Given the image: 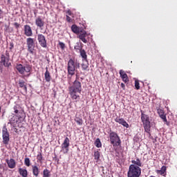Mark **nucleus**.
I'll return each instance as SVG.
<instances>
[{
  "label": "nucleus",
  "mask_w": 177,
  "mask_h": 177,
  "mask_svg": "<svg viewBox=\"0 0 177 177\" xmlns=\"http://www.w3.org/2000/svg\"><path fill=\"white\" fill-rule=\"evenodd\" d=\"M69 95L73 100H80V95L78 93H81L82 91V87L81 86V82L75 80L72 86L68 87Z\"/></svg>",
  "instance_id": "obj_1"
},
{
  "label": "nucleus",
  "mask_w": 177,
  "mask_h": 177,
  "mask_svg": "<svg viewBox=\"0 0 177 177\" xmlns=\"http://www.w3.org/2000/svg\"><path fill=\"white\" fill-rule=\"evenodd\" d=\"M15 68L24 77H30L31 70H32V67L29 64H17Z\"/></svg>",
  "instance_id": "obj_2"
},
{
  "label": "nucleus",
  "mask_w": 177,
  "mask_h": 177,
  "mask_svg": "<svg viewBox=\"0 0 177 177\" xmlns=\"http://www.w3.org/2000/svg\"><path fill=\"white\" fill-rule=\"evenodd\" d=\"M142 169L135 165H131L127 172V177H140Z\"/></svg>",
  "instance_id": "obj_3"
},
{
  "label": "nucleus",
  "mask_w": 177,
  "mask_h": 177,
  "mask_svg": "<svg viewBox=\"0 0 177 177\" xmlns=\"http://www.w3.org/2000/svg\"><path fill=\"white\" fill-rule=\"evenodd\" d=\"M80 68V64L75 59H70L68 62V74L69 75H74L75 74V70Z\"/></svg>",
  "instance_id": "obj_4"
},
{
  "label": "nucleus",
  "mask_w": 177,
  "mask_h": 177,
  "mask_svg": "<svg viewBox=\"0 0 177 177\" xmlns=\"http://www.w3.org/2000/svg\"><path fill=\"white\" fill-rule=\"evenodd\" d=\"M141 120L145 132L149 133L150 132V129L151 128L150 124V118H149V115L145 114L143 111H141Z\"/></svg>",
  "instance_id": "obj_5"
},
{
  "label": "nucleus",
  "mask_w": 177,
  "mask_h": 177,
  "mask_svg": "<svg viewBox=\"0 0 177 177\" xmlns=\"http://www.w3.org/2000/svg\"><path fill=\"white\" fill-rule=\"evenodd\" d=\"M109 139L111 145H112L113 147L121 146V139L120 138V136L115 131H111V130H110Z\"/></svg>",
  "instance_id": "obj_6"
},
{
  "label": "nucleus",
  "mask_w": 177,
  "mask_h": 177,
  "mask_svg": "<svg viewBox=\"0 0 177 177\" xmlns=\"http://www.w3.org/2000/svg\"><path fill=\"white\" fill-rule=\"evenodd\" d=\"M77 38H79L80 41H82L84 44H88V41H89V34L85 30H82L77 35Z\"/></svg>",
  "instance_id": "obj_7"
},
{
  "label": "nucleus",
  "mask_w": 177,
  "mask_h": 177,
  "mask_svg": "<svg viewBox=\"0 0 177 177\" xmlns=\"http://www.w3.org/2000/svg\"><path fill=\"white\" fill-rule=\"evenodd\" d=\"M26 45L28 46V50L30 52V53H33L34 49L35 48V42L34 41V39L31 37L27 38Z\"/></svg>",
  "instance_id": "obj_8"
},
{
  "label": "nucleus",
  "mask_w": 177,
  "mask_h": 177,
  "mask_svg": "<svg viewBox=\"0 0 177 177\" xmlns=\"http://www.w3.org/2000/svg\"><path fill=\"white\" fill-rule=\"evenodd\" d=\"M10 59L9 55H2L1 57V64L4 66V67L9 68L10 66H12V63L9 61Z\"/></svg>",
  "instance_id": "obj_9"
},
{
  "label": "nucleus",
  "mask_w": 177,
  "mask_h": 177,
  "mask_svg": "<svg viewBox=\"0 0 177 177\" xmlns=\"http://www.w3.org/2000/svg\"><path fill=\"white\" fill-rule=\"evenodd\" d=\"M2 137H3V143L4 145H8L9 143V132L8 131V129L6 126L3 127L2 129Z\"/></svg>",
  "instance_id": "obj_10"
},
{
  "label": "nucleus",
  "mask_w": 177,
  "mask_h": 177,
  "mask_svg": "<svg viewBox=\"0 0 177 177\" xmlns=\"http://www.w3.org/2000/svg\"><path fill=\"white\" fill-rule=\"evenodd\" d=\"M37 41L41 48H47L48 44L46 42V38L41 33L37 35Z\"/></svg>",
  "instance_id": "obj_11"
},
{
  "label": "nucleus",
  "mask_w": 177,
  "mask_h": 177,
  "mask_svg": "<svg viewBox=\"0 0 177 177\" xmlns=\"http://www.w3.org/2000/svg\"><path fill=\"white\" fill-rule=\"evenodd\" d=\"M70 147V139L66 137L64 142L61 145V149L64 151V154H67L68 153V147Z\"/></svg>",
  "instance_id": "obj_12"
},
{
  "label": "nucleus",
  "mask_w": 177,
  "mask_h": 177,
  "mask_svg": "<svg viewBox=\"0 0 177 177\" xmlns=\"http://www.w3.org/2000/svg\"><path fill=\"white\" fill-rule=\"evenodd\" d=\"M35 25L37 27L42 30V28L45 26V20L41 17H37L35 19Z\"/></svg>",
  "instance_id": "obj_13"
},
{
  "label": "nucleus",
  "mask_w": 177,
  "mask_h": 177,
  "mask_svg": "<svg viewBox=\"0 0 177 177\" xmlns=\"http://www.w3.org/2000/svg\"><path fill=\"white\" fill-rule=\"evenodd\" d=\"M14 113H15V115L18 117V118H21V114H23V109L20 105L17 104L14 106Z\"/></svg>",
  "instance_id": "obj_14"
},
{
  "label": "nucleus",
  "mask_w": 177,
  "mask_h": 177,
  "mask_svg": "<svg viewBox=\"0 0 177 177\" xmlns=\"http://www.w3.org/2000/svg\"><path fill=\"white\" fill-rule=\"evenodd\" d=\"M115 122H118V124H120V125H122V127H124L125 128H129V124L122 118L117 117L115 119Z\"/></svg>",
  "instance_id": "obj_15"
},
{
  "label": "nucleus",
  "mask_w": 177,
  "mask_h": 177,
  "mask_svg": "<svg viewBox=\"0 0 177 177\" xmlns=\"http://www.w3.org/2000/svg\"><path fill=\"white\" fill-rule=\"evenodd\" d=\"M24 34L26 37H32V30L29 25L24 26Z\"/></svg>",
  "instance_id": "obj_16"
},
{
  "label": "nucleus",
  "mask_w": 177,
  "mask_h": 177,
  "mask_svg": "<svg viewBox=\"0 0 177 177\" xmlns=\"http://www.w3.org/2000/svg\"><path fill=\"white\" fill-rule=\"evenodd\" d=\"M6 161V163L8 164V168L13 169V168L16 167V161L15 160V159L13 158H11L10 160L7 159Z\"/></svg>",
  "instance_id": "obj_17"
},
{
  "label": "nucleus",
  "mask_w": 177,
  "mask_h": 177,
  "mask_svg": "<svg viewBox=\"0 0 177 177\" xmlns=\"http://www.w3.org/2000/svg\"><path fill=\"white\" fill-rule=\"evenodd\" d=\"M156 174H158V175H162V176H165V175H167V167L166 166H162L161 167L160 170H156Z\"/></svg>",
  "instance_id": "obj_18"
},
{
  "label": "nucleus",
  "mask_w": 177,
  "mask_h": 177,
  "mask_svg": "<svg viewBox=\"0 0 177 177\" xmlns=\"http://www.w3.org/2000/svg\"><path fill=\"white\" fill-rule=\"evenodd\" d=\"M44 78L46 80V82H50V80H52V76H50V73H49V71L48 70V67L46 68Z\"/></svg>",
  "instance_id": "obj_19"
},
{
  "label": "nucleus",
  "mask_w": 177,
  "mask_h": 177,
  "mask_svg": "<svg viewBox=\"0 0 177 177\" xmlns=\"http://www.w3.org/2000/svg\"><path fill=\"white\" fill-rule=\"evenodd\" d=\"M132 165H136V167H138L140 168V167H143V163H142V161L139 158H136V160H131Z\"/></svg>",
  "instance_id": "obj_20"
},
{
  "label": "nucleus",
  "mask_w": 177,
  "mask_h": 177,
  "mask_svg": "<svg viewBox=\"0 0 177 177\" xmlns=\"http://www.w3.org/2000/svg\"><path fill=\"white\" fill-rule=\"evenodd\" d=\"M158 113L160 118L164 121V122H167V116L164 115V110L162 109H158Z\"/></svg>",
  "instance_id": "obj_21"
},
{
  "label": "nucleus",
  "mask_w": 177,
  "mask_h": 177,
  "mask_svg": "<svg viewBox=\"0 0 177 177\" xmlns=\"http://www.w3.org/2000/svg\"><path fill=\"white\" fill-rule=\"evenodd\" d=\"M32 174L34 176L37 177L39 175V169L38 168V166L32 165Z\"/></svg>",
  "instance_id": "obj_22"
},
{
  "label": "nucleus",
  "mask_w": 177,
  "mask_h": 177,
  "mask_svg": "<svg viewBox=\"0 0 177 177\" xmlns=\"http://www.w3.org/2000/svg\"><path fill=\"white\" fill-rule=\"evenodd\" d=\"M18 171H19V174L21 175L22 177L28 176V171H27V169L19 168Z\"/></svg>",
  "instance_id": "obj_23"
},
{
  "label": "nucleus",
  "mask_w": 177,
  "mask_h": 177,
  "mask_svg": "<svg viewBox=\"0 0 177 177\" xmlns=\"http://www.w3.org/2000/svg\"><path fill=\"white\" fill-rule=\"evenodd\" d=\"M82 43L77 42L76 45L74 46L75 52L80 53V50H82Z\"/></svg>",
  "instance_id": "obj_24"
},
{
  "label": "nucleus",
  "mask_w": 177,
  "mask_h": 177,
  "mask_svg": "<svg viewBox=\"0 0 177 177\" xmlns=\"http://www.w3.org/2000/svg\"><path fill=\"white\" fill-rule=\"evenodd\" d=\"M79 52H80V56L82 57L83 60H88V55H86V51H85V50L82 49Z\"/></svg>",
  "instance_id": "obj_25"
},
{
  "label": "nucleus",
  "mask_w": 177,
  "mask_h": 177,
  "mask_svg": "<svg viewBox=\"0 0 177 177\" xmlns=\"http://www.w3.org/2000/svg\"><path fill=\"white\" fill-rule=\"evenodd\" d=\"M88 67H89V64L88 63V59L83 61L82 64V70H88Z\"/></svg>",
  "instance_id": "obj_26"
},
{
  "label": "nucleus",
  "mask_w": 177,
  "mask_h": 177,
  "mask_svg": "<svg viewBox=\"0 0 177 177\" xmlns=\"http://www.w3.org/2000/svg\"><path fill=\"white\" fill-rule=\"evenodd\" d=\"M71 30L73 32H74V34H80V28H78L77 25H73L71 26Z\"/></svg>",
  "instance_id": "obj_27"
},
{
  "label": "nucleus",
  "mask_w": 177,
  "mask_h": 177,
  "mask_svg": "<svg viewBox=\"0 0 177 177\" xmlns=\"http://www.w3.org/2000/svg\"><path fill=\"white\" fill-rule=\"evenodd\" d=\"M19 85L20 88H24V91H27V86H26V82L24 80L19 81Z\"/></svg>",
  "instance_id": "obj_28"
},
{
  "label": "nucleus",
  "mask_w": 177,
  "mask_h": 177,
  "mask_svg": "<svg viewBox=\"0 0 177 177\" xmlns=\"http://www.w3.org/2000/svg\"><path fill=\"white\" fill-rule=\"evenodd\" d=\"M43 177H50V171L48 169H45L43 171Z\"/></svg>",
  "instance_id": "obj_29"
},
{
  "label": "nucleus",
  "mask_w": 177,
  "mask_h": 177,
  "mask_svg": "<svg viewBox=\"0 0 177 177\" xmlns=\"http://www.w3.org/2000/svg\"><path fill=\"white\" fill-rule=\"evenodd\" d=\"M94 158L96 160V161H99L100 158V152L99 151H96L94 152Z\"/></svg>",
  "instance_id": "obj_30"
},
{
  "label": "nucleus",
  "mask_w": 177,
  "mask_h": 177,
  "mask_svg": "<svg viewBox=\"0 0 177 177\" xmlns=\"http://www.w3.org/2000/svg\"><path fill=\"white\" fill-rule=\"evenodd\" d=\"M37 160L39 161V162H42V160H44L42 152H39V154L37 156Z\"/></svg>",
  "instance_id": "obj_31"
},
{
  "label": "nucleus",
  "mask_w": 177,
  "mask_h": 177,
  "mask_svg": "<svg viewBox=\"0 0 177 177\" xmlns=\"http://www.w3.org/2000/svg\"><path fill=\"white\" fill-rule=\"evenodd\" d=\"M95 146H96V147H102V142H100V138H97L95 142Z\"/></svg>",
  "instance_id": "obj_32"
},
{
  "label": "nucleus",
  "mask_w": 177,
  "mask_h": 177,
  "mask_svg": "<svg viewBox=\"0 0 177 177\" xmlns=\"http://www.w3.org/2000/svg\"><path fill=\"white\" fill-rule=\"evenodd\" d=\"M121 78L125 84H127V82H129V78H128V75H123Z\"/></svg>",
  "instance_id": "obj_33"
},
{
  "label": "nucleus",
  "mask_w": 177,
  "mask_h": 177,
  "mask_svg": "<svg viewBox=\"0 0 177 177\" xmlns=\"http://www.w3.org/2000/svg\"><path fill=\"white\" fill-rule=\"evenodd\" d=\"M24 164L26 167H30L31 165L30 158H25L24 159Z\"/></svg>",
  "instance_id": "obj_34"
},
{
  "label": "nucleus",
  "mask_w": 177,
  "mask_h": 177,
  "mask_svg": "<svg viewBox=\"0 0 177 177\" xmlns=\"http://www.w3.org/2000/svg\"><path fill=\"white\" fill-rule=\"evenodd\" d=\"M75 122H77V124L78 125H82V124H83L82 119H81V118H76L75 119Z\"/></svg>",
  "instance_id": "obj_35"
},
{
  "label": "nucleus",
  "mask_w": 177,
  "mask_h": 177,
  "mask_svg": "<svg viewBox=\"0 0 177 177\" xmlns=\"http://www.w3.org/2000/svg\"><path fill=\"white\" fill-rule=\"evenodd\" d=\"M135 87L137 91H139V89H140V84L139 83V80L135 81Z\"/></svg>",
  "instance_id": "obj_36"
},
{
  "label": "nucleus",
  "mask_w": 177,
  "mask_h": 177,
  "mask_svg": "<svg viewBox=\"0 0 177 177\" xmlns=\"http://www.w3.org/2000/svg\"><path fill=\"white\" fill-rule=\"evenodd\" d=\"M59 45L61 49H64V48H66V44H64V43H63L62 41H59Z\"/></svg>",
  "instance_id": "obj_37"
},
{
  "label": "nucleus",
  "mask_w": 177,
  "mask_h": 177,
  "mask_svg": "<svg viewBox=\"0 0 177 177\" xmlns=\"http://www.w3.org/2000/svg\"><path fill=\"white\" fill-rule=\"evenodd\" d=\"M119 74L120 77H123V75H127V73H125V71H124L123 70H120Z\"/></svg>",
  "instance_id": "obj_38"
},
{
  "label": "nucleus",
  "mask_w": 177,
  "mask_h": 177,
  "mask_svg": "<svg viewBox=\"0 0 177 177\" xmlns=\"http://www.w3.org/2000/svg\"><path fill=\"white\" fill-rule=\"evenodd\" d=\"M66 21H68V23H71V21H73L71 17H70L68 15H66Z\"/></svg>",
  "instance_id": "obj_39"
},
{
  "label": "nucleus",
  "mask_w": 177,
  "mask_h": 177,
  "mask_svg": "<svg viewBox=\"0 0 177 177\" xmlns=\"http://www.w3.org/2000/svg\"><path fill=\"white\" fill-rule=\"evenodd\" d=\"M14 26H15V27L17 29V28H19V27H20V24H19V23H17V22H15V23L14 24Z\"/></svg>",
  "instance_id": "obj_40"
},
{
  "label": "nucleus",
  "mask_w": 177,
  "mask_h": 177,
  "mask_svg": "<svg viewBox=\"0 0 177 177\" xmlns=\"http://www.w3.org/2000/svg\"><path fill=\"white\" fill-rule=\"evenodd\" d=\"M14 46H15V45L13 44V43H10V50H12V49H13Z\"/></svg>",
  "instance_id": "obj_41"
},
{
  "label": "nucleus",
  "mask_w": 177,
  "mask_h": 177,
  "mask_svg": "<svg viewBox=\"0 0 177 177\" xmlns=\"http://www.w3.org/2000/svg\"><path fill=\"white\" fill-rule=\"evenodd\" d=\"M121 88L123 89V91H125V84L121 83Z\"/></svg>",
  "instance_id": "obj_42"
},
{
  "label": "nucleus",
  "mask_w": 177,
  "mask_h": 177,
  "mask_svg": "<svg viewBox=\"0 0 177 177\" xmlns=\"http://www.w3.org/2000/svg\"><path fill=\"white\" fill-rule=\"evenodd\" d=\"M67 14L68 15V16H71L73 15V12H71V10H68L67 11Z\"/></svg>",
  "instance_id": "obj_43"
},
{
  "label": "nucleus",
  "mask_w": 177,
  "mask_h": 177,
  "mask_svg": "<svg viewBox=\"0 0 177 177\" xmlns=\"http://www.w3.org/2000/svg\"><path fill=\"white\" fill-rule=\"evenodd\" d=\"M48 1V3H52L53 2V0H47Z\"/></svg>",
  "instance_id": "obj_44"
},
{
  "label": "nucleus",
  "mask_w": 177,
  "mask_h": 177,
  "mask_svg": "<svg viewBox=\"0 0 177 177\" xmlns=\"http://www.w3.org/2000/svg\"><path fill=\"white\" fill-rule=\"evenodd\" d=\"M1 106H0V113H1Z\"/></svg>",
  "instance_id": "obj_45"
},
{
  "label": "nucleus",
  "mask_w": 177,
  "mask_h": 177,
  "mask_svg": "<svg viewBox=\"0 0 177 177\" xmlns=\"http://www.w3.org/2000/svg\"><path fill=\"white\" fill-rule=\"evenodd\" d=\"M0 12H1V9H0Z\"/></svg>",
  "instance_id": "obj_46"
}]
</instances>
